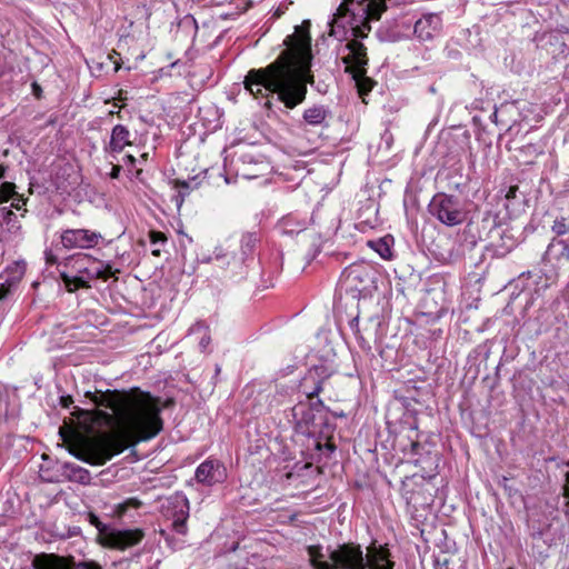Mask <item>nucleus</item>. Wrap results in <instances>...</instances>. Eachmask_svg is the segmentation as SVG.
Wrapping results in <instances>:
<instances>
[{
    "label": "nucleus",
    "instance_id": "nucleus-39",
    "mask_svg": "<svg viewBox=\"0 0 569 569\" xmlns=\"http://www.w3.org/2000/svg\"><path fill=\"white\" fill-rule=\"evenodd\" d=\"M316 448L319 451H325L327 457H329L336 450V446L332 442H327L322 445L320 441H316Z\"/></svg>",
    "mask_w": 569,
    "mask_h": 569
},
{
    "label": "nucleus",
    "instance_id": "nucleus-24",
    "mask_svg": "<svg viewBox=\"0 0 569 569\" xmlns=\"http://www.w3.org/2000/svg\"><path fill=\"white\" fill-rule=\"evenodd\" d=\"M59 276L61 280L64 283V287L68 292H74L78 289H88L91 288V286L88 283L87 280H84V276H81L80 273H77L71 276L68 273V271L64 269H59Z\"/></svg>",
    "mask_w": 569,
    "mask_h": 569
},
{
    "label": "nucleus",
    "instance_id": "nucleus-4",
    "mask_svg": "<svg viewBox=\"0 0 569 569\" xmlns=\"http://www.w3.org/2000/svg\"><path fill=\"white\" fill-rule=\"evenodd\" d=\"M292 418L297 432L307 436H316L323 431L327 427V408L323 402L318 399L315 402H298L292 408Z\"/></svg>",
    "mask_w": 569,
    "mask_h": 569
},
{
    "label": "nucleus",
    "instance_id": "nucleus-28",
    "mask_svg": "<svg viewBox=\"0 0 569 569\" xmlns=\"http://www.w3.org/2000/svg\"><path fill=\"white\" fill-rule=\"evenodd\" d=\"M196 177L190 180H180L176 179L173 181L174 188L178 189V194L176 196V203L180 207L184 200V197L190 193V191L197 188L198 183H193Z\"/></svg>",
    "mask_w": 569,
    "mask_h": 569
},
{
    "label": "nucleus",
    "instance_id": "nucleus-53",
    "mask_svg": "<svg viewBox=\"0 0 569 569\" xmlns=\"http://www.w3.org/2000/svg\"><path fill=\"white\" fill-rule=\"evenodd\" d=\"M17 201H20V200H17ZM23 203H26V199L21 200ZM12 208L17 209V210H20L21 209V204L19 202H12L11 204Z\"/></svg>",
    "mask_w": 569,
    "mask_h": 569
},
{
    "label": "nucleus",
    "instance_id": "nucleus-7",
    "mask_svg": "<svg viewBox=\"0 0 569 569\" xmlns=\"http://www.w3.org/2000/svg\"><path fill=\"white\" fill-rule=\"evenodd\" d=\"M163 516L172 520L171 527L179 535H186L189 518V500L182 492H176L168 497L161 506Z\"/></svg>",
    "mask_w": 569,
    "mask_h": 569
},
{
    "label": "nucleus",
    "instance_id": "nucleus-1",
    "mask_svg": "<svg viewBox=\"0 0 569 569\" xmlns=\"http://www.w3.org/2000/svg\"><path fill=\"white\" fill-rule=\"evenodd\" d=\"M94 409L74 407L72 416L82 428L108 427L118 418V427L69 443V452L91 466H102L128 447L156 437L163 428L158 399L139 388L126 390H97L84 393Z\"/></svg>",
    "mask_w": 569,
    "mask_h": 569
},
{
    "label": "nucleus",
    "instance_id": "nucleus-10",
    "mask_svg": "<svg viewBox=\"0 0 569 569\" xmlns=\"http://www.w3.org/2000/svg\"><path fill=\"white\" fill-rule=\"evenodd\" d=\"M33 569H102L93 560L76 561L73 557L59 556L56 553H42L32 561Z\"/></svg>",
    "mask_w": 569,
    "mask_h": 569
},
{
    "label": "nucleus",
    "instance_id": "nucleus-9",
    "mask_svg": "<svg viewBox=\"0 0 569 569\" xmlns=\"http://www.w3.org/2000/svg\"><path fill=\"white\" fill-rule=\"evenodd\" d=\"M328 559L335 569H365V555L360 545L342 543L336 549L328 547Z\"/></svg>",
    "mask_w": 569,
    "mask_h": 569
},
{
    "label": "nucleus",
    "instance_id": "nucleus-50",
    "mask_svg": "<svg viewBox=\"0 0 569 569\" xmlns=\"http://www.w3.org/2000/svg\"><path fill=\"white\" fill-rule=\"evenodd\" d=\"M562 511H563L567 522L569 523V501L565 502Z\"/></svg>",
    "mask_w": 569,
    "mask_h": 569
},
{
    "label": "nucleus",
    "instance_id": "nucleus-33",
    "mask_svg": "<svg viewBox=\"0 0 569 569\" xmlns=\"http://www.w3.org/2000/svg\"><path fill=\"white\" fill-rule=\"evenodd\" d=\"M88 521L90 522V525L97 528V530L99 531V536L101 538V542L103 543L104 539L107 538L108 531H110L112 527L103 523L100 520V518L92 512H89Z\"/></svg>",
    "mask_w": 569,
    "mask_h": 569
},
{
    "label": "nucleus",
    "instance_id": "nucleus-57",
    "mask_svg": "<svg viewBox=\"0 0 569 569\" xmlns=\"http://www.w3.org/2000/svg\"><path fill=\"white\" fill-rule=\"evenodd\" d=\"M152 254L156 256V257H159L160 256V249H153L152 250Z\"/></svg>",
    "mask_w": 569,
    "mask_h": 569
},
{
    "label": "nucleus",
    "instance_id": "nucleus-59",
    "mask_svg": "<svg viewBox=\"0 0 569 569\" xmlns=\"http://www.w3.org/2000/svg\"><path fill=\"white\" fill-rule=\"evenodd\" d=\"M307 389L308 390H312L313 389V385L311 382L307 383Z\"/></svg>",
    "mask_w": 569,
    "mask_h": 569
},
{
    "label": "nucleus",
    "instance_id": "nucleus-46",
    "mask_svg": "<svg viewBox=\"0 0 569 569\" xmlns=\"http://www.w3.org/2000/svg\"><path fill=\"white\" fill-rule=\"evenodd\" d=\"M31 88H32V94L37 99H41L42 98V88H41V86L38 82L34 81V82H32Z\"/></svg>",
    "mask_w": 569,
    "mask_h": 569
},
{
    "label": "nucleus",
    "instance_id": "nucleus-48",
    "mask_svg": "<svg viewBox=\"0 0 569 569\" xmlns=\"http://www.w3.org/2000/svg\"><path fill=\"white\" fill-rule=\"evenodd\" d=\"M358 323H359L358 317L353 318V319H352V320H350V322H349L350 328L353 330L355 336H358V333H360V330H359Z\"/></svg>",
    "mask_w": 569,
    "mask_h": 569
},
{
    "label": "nucleus",
    "instance_id": "nucleus-18",
    "mask_svg": "<svg viewBox=\"0 0 569 569\" xmlns=\"http://www.w3.org/2000/svg\"><path fill=\"white\" fill-rule=\"evenodd\" d=\"M390 550L387 546L371 545L365 555V569H393Z\"/></svg>",
    "mask_w": 569,
    "mask_h": 569
},
{
    "label": "nucleus",
    "instance_id": "nucleus-3",
    "mask_svg": "<svg viewBox=\"0 0 569 569\" xmlns=\"http://www.w3.org/2000/svg\"><path fill=\"white\" fill-rule=\"evenodd\" d=\"M392 0H343L329 22V34L346 40L348 54L342 58L349 74L367 69L369 58L362 39L371 31V21H377Z\"/></svg>",
    "mask_w": 569,
    "mask_h": 569
},
{
    "label": "nucleus",
    "instance_id": "nucleus-54",
    "mask_svg": "<svg viewBox=\"0 0 569 569\" xmlns=\"http://www.w3.org/2000/svg\"><path fill=\"white\" fill-rule=\"evenodd\" d=\"M7 167L3 164H0V179L4 177Z\"/></svg>",
    "mask_w": 569,
    "mask_h": 569
},
{
    "label": "nucleus",
    "instance_id": "nucleus-43",
    "mask_svg": "<svg viewBox=\"0 0 569 569\" xmlns=\"http://www.w3.org/2000/svg\"><path fill=\"white\" fill-rule=\"evenodd\" d=\"M128 509H138L142 506V502L138 498H128L123 501Z\"/></svg>",
    "mask_w": 569,
    "mask_h": 569
},
{
    "label": "nucleus",
    "instance_id": "nucleus-16",
    "mask_svg": "<svg viewBox=\"0 0 569 569\" xmlns=\"http://www.w3.org/2000/svg\"><path fill=\"white\" fill-rule=\"evenodd\" d=\"M26 269L27 263L20 260L11 263L0 273V300L17 288L26 273Z\"/></svg>",
    "mask_w": 569,
    "mask_h": 569
},
{
    "label": "nucleus",
    "instance_id": "nucleus-13",
    "mask_svg": "<svg viewBox=\"0 0 569 569\" xmlns=\"http://www.w3.org/2000/svg\"><path fill=\"white\" fill-rule=\"evenodd\" d=\"M143 538L144 532L141 529H117L112 527L102 545L112 549L126 550L139 545Z\"/></svg>",
    "mask_w": 569,
    "mask_h": 569
},
{
    "label": "nucleus",
    "instance_id": "nucleus-8",
    "mask_svg": "<svg viewBox=\"0 0 569 569\" xmlns=\"http://www.w3.org/2000/svg\"><path fill=\"white\" fill-rule=\"evenodd\" d=\"M71 267L77 273L84 276V280L90 284L91 280L102 279L108 280L110 277V264H104L102 261L92 259L88 254H78L69 257L63 262V268Z\"/></svg>",
    "mask_w": 569,
    "mask_h": 569
},
{
    "label": "nucleus",
    "instance_id": "nucleus-51",
    "mask_svg": "<svg viewBox=\"0 0 569 569\" xmlns=\"http://www.w3.org/2000/svg\"><path fill=\"white\" fill-rule=\"evenodd\" d=\"M284 13V9L282 7H278L273 12V18H280Z\"/></svg>",
    "mask_w": 569,
    "mask_h": 569
},
{
    "label": "nucleus",
    "instance_id": "nucleus-29",
    "mask_svg": "<svg viewBox=\"0 0 569 569\" xmlns=\"http://www.w3.org/2000/svg\"><path fill=\"white\" fill-rule=\"evenodd\" d=\"M351 76L356 81L358 92L360 96L368 94L372 90L373 84L376 83L371 78L367 76V69L363 70V74L360 72H355Z\"/></svg>",
    "mask_w": 569,
    "mask_h": 569
},
{
    "label": "nucleus",
    "instance_id": "nucleus-14",
    "mask_svg": "<svg viewBox=\"0 0 569 569\" xmlns=\"http://www.w3.org/2000/svg\"><path fill=\"white\" fill-rule=\"evenodd\" d=\"M332 375V370L325 365L313 366L301 379L300 388L308 399L317 397L322 391V383Z\"/></svg>",
    "mask_w": 569,
    "mask_h": 569
},
{
    "label": "nucleus",
    "instance_id": "nucleus-11",
    "mask_svg": "<svg viewBox=\"0 0 569 569\" xmlns=\"http://www.w3.org/2000/svg\"><path fill=\"white\" fill-rule=\"evenodd\" d=\"M413 31L412 21L406 16L385 21L377 30L381 41L397 42L410 38Z\"/></svg>",
    "mask_w": 569,
    "mask_h": 569
},
{
    "label": "nucleus",
    "instance_id": "nucleus-21",
    "mask_svg": "<svg viewBox=\"0 0 569 569\" xmlns=\"http://www.w3.org/2000/svg\"><path fill=\"white\" fill-rule=\"evenodd\" d=\"M131 143L128 128L123 124H117L112 128L107 150L112 153H120L124 147L130 146Z\"/></svg>",
    "mask_w": 569,
    "mask_h": 569
},
{
    "label": "nucleus",
    "instance_id": "nucleus-15",
    "mask_svg": "<svg viewBox=\"0 0 569 569\" xmlns=\"http://www.w3.org/2000/svg\"><path fill=\"white\" fill-rule=\"evenodd\" d=\"M412 33L419 41H431L441 32L442 19L439 13H423L412 22Z\"/></svg>",
    "mask_w": 569,
    "mask_h": 569
},
{
    "label": "nucleus",
    "instance_id": "nucleus-22",
    "mask_svg": "<svg viewBox=\"0 0 569 569\" xmlns=\"http://www.w3.org/2000/svg\"><path fill=\"white\" fill-rule=\"evenodd\" d=\"M62 473L68 480L80 485H89L91 482L89 470L73 462H64L62 465Z\"/></svg>",
    "mask_w": 569,
    "mask_h": 569
},
{
    "label": "nucleus",
    "instance_id": "nucleus-32",
    "mask_svg": "<svg viewBox=\"0 0 569 569\" xmlns=\"http://www.w3.org/2000/svg\"><path fill=\"white\" fill-rule=\"evenodd\" d=\"M0 222L7 224L9 230L19 228L16 213L7 207H0Z\"/></svg>",
    "mask_w": 569,
    "mask_h": 569
},
{
    "label": "nucleus",
    "instance_id": "nucleus-2",
    "mask_svg": "<svg viewBox=\"0 0 569 569\" xmlns=\"http://www.w3.org/2000/svg\"><path fill=\"white\" fill-rule=\"evenodd\" d=\"M310 21L305 20L284 39L287 48L266 68L251 69L244 78V88L256 98L262 89L277 94L288 109H295L307 97V84H313L311 71Z\"/></svg>",
    "mask_w": 569,
    "mask_h": 569
},
{
    "label": "nucleus",
    "instance_id": "nucleus-55",
    "mask_svg": "<svg viewBox=\"0 0 569 569\" xmlns=\"http://www.w3.org/2000/svg\"><path fill=\"white\" fill-rule=\"evenodd\" d=\"M221 372V367L219 365H216L214 373L218 376Z\"/></svg>",
    "mask_w": 569,
    "mask_h": 569
},
{
    "label": "nucleus",
    "instance_id": "nucleus-37",
    "mask_svg": "<svg viewBox=\"0 0 569 569\" xmlns=\"http://www.w3.org/2000/svg\"><path fill=\"white\" fill-rule=\"evenodd\" d=\"M282 229L284 233H295L299 232L303 229V226L300 224L298 229L293 228L292 220L290 218H286L282 220Z\"/></svg>",
    "mask_w": 569,
    "mask_h": 569
},
{
    "label": "nucleus",
    "instance_id": "nucleus-63",
    "mask_svg": "<svg viewBox=\"0 0 569 569\" xmlns=\"http://www.w3.org/2000/svg\"><path fill=\"white\" fill-rule=\"evenodd\" d=\"M120 68V66L117 63L116 67H114V70L118 71Z\"/></svg>",
    "mask_w": 569,
    "mask_h": 569
},
{
    "label": "nucleus",
    "instance_id": "nucleus-61",
    "mask_svg": "<svg viewBox=\"0 0 569 569\" xmlns=\"http://www.w3.org/2000/svg\"><path fill=\"white\" fill-rule=\"evenodd\" d=\"M562 241L568 243V249H569V237L566 239H562Z\"/></svg>",
    "mask_w": 569,
    "mask_h": 569
},
{
    "label": "nucleus",
    "instance_id": "nucleus-52",
    "mask_svg": "<svg viewBox=\"0 0 569 569\" xmlns=\"http://www.w3.org/2000/svg\"><path fill=\"white\" fill-rule=\"evenodd\" d=\"M124 159H126V163H129V164H131V166H133V164H134V162H136V158H134L133 156H131V154H127V156L124 157Z\"/></svg>",
    "mask_w": 569,
    "mask_h": 569
},
{
    "label": "nucleus",
    "instance_id": "nucleus-31",
    "mask_svg": "<svg viewBox=\"0 0 569 569\" xmlns=\"http://www.w3.org/2000/svg\"><path fill=\"white\" fill-rule=\"evenodd\" d=\"M473 218H478L483 237L491 232L496 227V216L490 211H486L482 216H473Z\"/></svg>",
    "mask_w": 569,
    "mask_h": 569
},
{
    "label": "nucleus",
    "instance_id": "nucleus-5",
    "mask_svg": "<svg viewBox=\"0 0 569 569\" xmlns=\"http://www.w3.org/2000/svg\"><path fill=\"white\" fill-rule=\"evenodd\" d=\"M429 213L447 227H455L467 221L468 211L463 202L453 194L436 193L429 206Z\"/></svg>",
    "mask_w": 569,
    "mask_h": 569
},
{
    "label": "nucleus",
    "instance_id": "nucleus-30",
    "mask_svg": "<svg viewBox=\"0 0 569 569\" xmlns=\"http://www.w3.org/2000/svg\"><path fill=\"white\" fill-rule=\"evenodd\" d=\"M10 199L23 200V197L16 191L13 182L4 181L0 184V203L7 202Z\"/></svg>",
    "mask_w": 569,
    "mask_h": 569
},
{
    "label": "nucleus",
    "instance_id": "nucleus-35",
    "mask_svg": "<svg viewBox=\"0 0 569 569\" xmlns=\"http://www.w3.org/2000/svg\"><path fill=\"white\" fill-rule=\"evenodd\" d=\"M422 449L421 443L418 440L408 439V443L400 442V450L407 455L408 452L412 456H419Z\"/></svg>",
    "mask_w": 569,
    "mask_h": 569
},
{
    "label": "nucleus",
    "instance_id": "nucleus-12",
    "mask_svg": "<svg viewBox=\"0 0 569 569\" xmlns=\"http://www.w3.org/2000/svg\"><path fill=\"white\" fill-rule=\"evenodd\" d=\"M101 239L99 232L88 229H67L60 236L62 247L68 250L93 248Z\"/></svg>",
    "mask_w": 569,
    "mask_h": 569
},
{
    "label": "nucleus",
    "instance_id": "nucleus-60",
    "mask_svg": "<svg viewBox=\"0 0 569 569\" xmlns=\"http://www.w3.org/2000/svg\"><path fill=\"white\" fill-rule=\"evenodd\" d=\"M335 416L342 418V417H345V413L343 412H336Z\"/></svg>",
    "mask_w": 569,
    "mask_h": 569
},
{
    "label": "nucleus",
    "instance_id": "nucleus-42",
    "mask_svg": "<svg viewBox=\"0 0 569 569\" xmlns=\"http://www.w3.org/2000/svg\"><path fill=\"white\" fill-rule=\"evenodd\" d=\"M129 509L124 506V502L118 503L113 509V515L118 518L123 517Z\"/></svg>",
    "mask_w": 569,
    "mask_h": 569
},
{
    "label": "nucleus",
    "instance_id": "nucleus-34",
    "mask_svg": "<svg viewBox=\"0 0 569 569\" xmlns=\"http://www.w3.org/2000/svg\"><path fill=\"white\" fill-rule=\"evenodd\" d=\"M551 231L556 234V237L563 236L569 232V221L566 217L560 216L553 220L551 226Z\"/></svg>",
    "mask_w": 569,
    "mask_h": 569
},
{
    "label": "nucleus",
    "instance_id": "nucleus-26",
    "mask_svg": "<svg viewBox=\"0 0 569 569\" xmlns=\"http://www.w3.org/2000/svg\"><path fill=\"white\" fill-rule=\"evenodd\" d=\"M392 243L393 238L391 236H386L377 240L368 241V246L372 248L385 260H390L392 258Z\"/></svg>",
    "mask_w": 569,
    "mask_h": 569
},
{
    "label": "nucleus",
    "instance_id": "nucleus-45",
    "mask_svg": "<svg viewBox=\"0 0 569 569\" xmlns=\"http://www.w3.org/2000/svg\"><path fill=\"white\" fill-rule=\"evenodd\" d=\"M73 405V399L71 396H61L60 397V406L62 408H70Z\"/></svg>",
    "mask_w": 569,
    "mask_h": 569
},
{
    "label": "nucleus",
    "instance_id": "nucleus-19",
    "mask_svg": "<svg viewBox=\"0 0 569 569\" xmlns=\"http://www.w3.org/2000/svg\"><path fill=\"white\" fill-rule=\"evenodd\" d=\"M546 263H560L569 261L568 243L563 242L561 238L555 237L551 239L542 257Z\"/></svg>",
    "mask_w": 569,
    "mask_h": 569
},
{
    "label": "nucleus",
    "instance_id": "nucleus-17",
    "mask_svg": "<svg viewBox=\"0 0 569 569\" xmlns=\"http://www.w3.org/2000/svg\"><path fill=\"white\" fill-rule=\"evenodd\" d=\"M226 477V468L218 460L208 459L200 463L196 470V480L206 486L220 483Z\"/></svg>",
    "mask_w": 569,
    "mask_h": 569
},
{
    "label": "nucleus",
    "instance_id": "nucleus-20",
    "mask_svg": "<svg viewBox=\"0 0 569 569\" xmlns=\"http://www.w3.org/2000/svg\"><path fill=\"white\" fill-rule=\"evenodd\" d=\"M332 117L331 110L322 104H313L303 111V121L312 127H328V119Z\"/></svg>",
    "mask_w": 569,
    "mask_h": 569
},
{
    "label": "nucleus",
    "instance_id": "nucleus-58",
    "mask_svg": "<svg viewBox=\"0 0 569 569\" xmlns=\"http://www.w3.org/2000/svg\"><path fill=\"white\" fill-rule=\"evenodd\" d=\"M565 483L569 485V471H567L565 475Z\"/></svg>",
    "mask_w": 569,
    "mask_h": 569
},
{
    "label": "nucleus",
    "instance_id": "nucleus-38",
    "mask_svg": "<svg viewBox=\"0 0 569 569\" xmlns=\"http://www.w3.org/2000/svg\"><path fill=\"white\" fill-rule=\"evenodd\" d=\"M487 251L488 252H491L492 253V257H505L509 251L510 249L509 248H499L495 244H490L487 247Z\"/></svg>",
    "mask_w": 569,
    "mask_h": 569
},
{
    "label": "nucleus",
    "instance_id": "nucleus-36",
    "mask_svg": "<svg viewBox=\"0 0 569 569\" xmlns=\"http://www.w3.org/2000/svg\"><path fill=\"white\" fill-rule=\"evenodd\" d=\"M149 238H150V242L152 244H159V243L163 244L168 240L166 233H163L162 231H157V230H151L149 232Z\"/></svg>",
    "mask_w": 569,
    "mask_h": 569
},
{
    "label": "nucleus",
    "instance_id": "nucleus-56",
    "mask_svg": "<svg viewBox=\"0 0 569 569\" xmlns=\"http://www.w3.org/2000/svg\"><path fill=\"white\" fill-rule=\"evenodd\" d=\"M228 569H248L247 567L228 566Z\"/></svg>",
    "mask_w": 569,
    "mask_h": 569
},
{
    "label": "nucleus",
    "instance_id": "nucleus-25",
    "mask_svg": "<svg viewBox=\"0 0 569 569\" xmlns=\"http://www.w3.org/2000/svg\"><path fill=\"white\" fill-rule=\"evenodd\" d=\"M308 556L310 557V565L312 569H335L330 560H326V555L322 552L320 545L309 546L307 548Z\"/></svg>",
    "mask_w": 569,
    "mask_h": 569
},
{
    "label": "nucleus",
    "instance_id": "nucleus-41",
    "mask_svg": "<svg viewBox=\"0 0 569 569\" xmlns=\"http://www.w3.org/2000/svg\"><path fill=\"white\" fill-rule=\"evenodd\" d=\"M44 256H46V262H47L48 264H58V267L63 266V263H58V258H57V256H54V254L52 253V251H51V250H46V251H44ZM59 269H60V268H58V270H59Z\"/></svg>",
    "mask_w": 569,
    "mask_h": 569
},
{
    "label": "nucleus",
    "instance_id": "nucleus-49",
    "mask_svg": "<svg viewBox=\"0 0 569 569\" xmlns=\"http://www.w3.org/2000/svg\"><path fill=\"white\" fill-rule=\"evenodd\" d=\"M562 497L566 499V501H569V485L565 483L562 486Z\"/></svg>",
    "mask_w": 569,
    "mask_h": 569
},
{
    "label": "nucleus",
    "instance_id": "nucleus-62",
    "mask_svg": "<svg viewBox=\"0 0 569 569\" xmlns=\"http://www.w3.org/2000/svg\"><path fill=\"white\" fill-rule=\"evenodd\" d=\"M266 106L270 108V107H271V102L268 100V101L266 102Z\"/></svg>",
    "mask_w": 569,
    "mask_h": 569
},
{
    "label": "nucleus",
    "instance_id": "nucleus-47",
    "mask_svg": "<svg viewBox=\"0 0 569 569\" xmlns=\"http://www.w3.org/2000/svg\"><path fill=\"white\" fill-rule=\"evenodd\" d=\"M121 170H122V167L120 164H114L111 169L110 178L118 179Z\"/></svg>",
    "mask_w": 569,
    "mask_h": 569
},
{
    "label": "nucleus",
    "instance_id": "nucleus-27",
    "mask_svg": "<svg viewBox=\"0 0 569 569\" xmlns=\"http://www.w3.org/2000/svg\"><path fill=\"white\" fill-rule=\"evenodd\" d=\"M259 242L260 236L258 232H246L242 234L240 249L244 259L253 257Z\"/></svg>",
    "mask_w": 569,
    "mask_h": 569
},
{
    "label": "nucleus",
    "instance_id": "nucleus-23",
    "mask_svg": "<svg viewBox=\"0 0 569 569\" xmlns=\"http://www.w3.org/2000/svg\"><path fill=\"white\" fill-rule=\"evenodd\" d=\"M467 220V224L462 232L463 241L470 247H475L479 241L483 240L482 230H480V222H478V218L473 217Z\"/></svg>",
    "mask_w": 569,
    "mask_h": 569
},
{
    "label": "nucleus",
    "instance_id": "nucleus-6",
    "mask_svg": "<svg viewBox=\"0 0 569 569\" xmlns=\"http://www.w3.org/2000/svg\"><path fill=\"white\" fill-rule=\"evenodd\" d=\"M376 272L365 262L352 263L345 268L340 281L346 291L367 295L373 287Z\"/></svg>",
    "mask_w": 569,
    "mask_h": 569
},
{
    "label": "nucleus",
    "instance_id": "nucleus-44",
    "mask_svg": "<svg viewBox=\"0 0 569 569\" xmlns=\"http://www.w3.org/2000/svg\"><path fill=\"white\" fill-rule=\"evenodd\" d=\"M357 340H358V343H359V347L365 350V351H370L371 350V346L368 341H366V339L360 335L358 333V336H356Z\"/></svg>",
    "mask_w": 569,
    "mask_h": 569
},
{
    "label": "nucleus",
    "instance_id": "nucleus-64",
    "mask_svg": "<svg viewBox=\"0 0 569 569\" xmlns=\"http://www.w3.org/2000/svg\"><path fill=\"white\" fill-rule=\"evenodd\" d=\"M526 148L527 149H531V148H533V146L532 144H528Z\"/></svg>",
    "mask_w": 569,
    "mask_h": 569
},
{
    "label": "nucleus",
    "instance_id": "nucleus-40",
    "mask_svg": "<svg viewBox=\"0 0 569 569\" xmlns=\"http://www.w3.org/2000/svg\"><path fill=\"white\" fill-rule=\"evenodd\" d=\"M406 417H407V421L406 423L409 425V429L410 430H417L418 429V421H417V418H416V411L415 410H407V412L405 413Z\"/></svg>",
    "mask_w": 569,
    "mask_h": 569
}]
</instances>
